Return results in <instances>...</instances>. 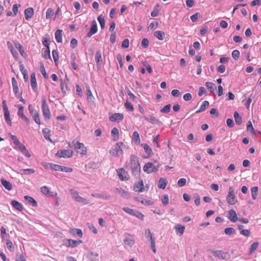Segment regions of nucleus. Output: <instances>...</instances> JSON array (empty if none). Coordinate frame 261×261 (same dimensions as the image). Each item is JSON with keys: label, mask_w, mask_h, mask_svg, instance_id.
I'll list each match as a JSON object with an SVG mask.
<instances>
[{"label": "nucleus", "mask_w": 261, "mask_h": 261, "mask_svg": "<svg viewBox=\"0 0 261 261\" xmlns=\"http://www.w3.org/2000/svg\"><path fill=\"white\" fill-rule=\"evenodd\" d=\"M162 202L164 205H166L169 203V197L168 195H164L162 198Z\"/></svg>", "instance_id": "nucleus-62"}, {"label": "nucleus", "mask_w": 261, "mask_h": 261, "mask_svg": "<svg viewBox=\"0 0 261 261\" xmlns=\"http://www.w3.org/2000/svg\"><path fill=\"white\" fill-rule=\"evenodd\" d=\"M73 148L78 150L77 152L81 155H86L87 153V148L83 143L73 140L72 142Z\"/></svg>", "instance_id": "nucleus-4"}, {"label": "nucleus", "mask_w": 261, "mask_h": 261, "mask_svg": "<svg viewBox=\"0 0 261 261\" xmlns=\"http://www.w3.org/2000/svg\"><path fill=\"white\" fill-rule=\"evenodd\" d=\"M205 86L211 92H213L216 89V86L213 83L207 82L205 83Z\"/></svg>", "instance_id": "nucleus-41"}, {"label": "nucleus", "mask_w": 261, "mask_h": 261, "mask_svg": "<svg viewBox=\"0 0 261 261\" xmlns=\"http://www.w3.org/2000/svg\"><path fill=\"white\" fill-rule=\"evenodd\" d=\"M70 193L71 195H72V198L75 200L76 199L77 197H79L80 196L79 193H77V192H76V191H75L73 189L70 190Z\"/></svg>", "instance_id": "nucleus-63"}, {"label": "nucleus", "mask_w": 261, "mask_h": 261, "mask_svg": "<svg viewBox=\"0 0 261 261\" xmlns=\"http://www.w3.org/2000/svg\"><path fill=\"white\" fill-rule=\"evenodd\" d=\"M42 56L45 59H47V57L50 58V51L49 48H45L42 49Z\"/></svg>", "instance_id": "nucleus-52"}, {"label": "nucleus", "mask_w": 261, "mask_h": 261, "mask_svg": "<svg viewBox=\"0 0 261 261\" xmlns=\"http://www.w3.org/2000/svg\"><path fill=\"white\" fill-rule=\"evenodd\" d=\"M41 109L44 118L45 120L50 119L51 112L45 98H43L41 100Z\"/></svg>", "instance_id": "nucleus-5"}, {"label": "nucleus", "mask_w": 261, "mask_h": 261, "mask_svg": "<svg viewBox=\"0 0 261 261\" xmlns=\"http://www.w3.org/2000/svg\"><path fill=\"white\" fill-rule=\"evenodd\" d=\"M154 37L157 38L160 40H163L165 38V33L161 31H156L154 32L153 34Z\"/></svg>", "instance_id": "nucleus-27"}, {"label": "nucleus", "mask_w": 261, "mask_h": 261, "mask_svg": "<svg viewBox=\"0 0 261 261\" xmlns=\"http://www.w3.org/2000/svg\"><path fill=\"white\" fill-rule=\"evenodd\" d=\"M12 85L13 87V90L15 96H19V89L17 82L14 77H12Z\"/></svg>", "instance_id": "nucleus-22"}, {"label": "nucleus", "mask_w": 261, "mask_h": 261, "mask_svg": "<svg viewBox=\"0 0 261 261\" xmlns=\"http://www.w3.org/2000/svg\"><path fill=\"white\" fill-rule=\"evenodd\" d=\"M159 166H155L152 163L148 162L143 167V170L147 173L155 172L158 171Z\"/></svg>", "instance_id": "nucleus-7"}, {"label": "nucleus", "mask_w": 261, "mask_h": 261, "mask_svg": "<svg viewBox=\"0 0 261 261\" xmlns=\"http://www.w3.org/2000/svg\"><path fill=\"white\" fill-rule=\"evenodd\" d=\"M124 243L125 245L130 247H132L135 244V240L133 236L130 234L125 233Z\"/></svg>", "instance_id": "nucleus-9"}, {"label": "nucleus", "mask_w": 261, "mask_h": 261, "mask_svg": "<svg viewBox=\"0 0 261 261\" xmlns=\"http://www.w3.org/2000/svg\"><path fill=\"white\" fill-rule=\"evenodd\" d=\"M16 146L19 151L23 154V155L28 158L31 157V154L29 153V151L26 149L25 146L20 141L16 145Z\"/></svg>", "instance_id": "nucleus-13"}, {"label": "nucleus", "mask_w": 261, "mask_h": 261, "mask_svg": "<svg viewBox=\"0 0 261 261\" xmlns=\"http://www.w3.org/2000/svg\"><path fill=\"white\" fill-rule=\"evenodd\" d=\"M49 167L51 169H53L55 171H61V165L55 164L53 163H49Z\"/></svg>", "instance_id": "nucleus-50"}, {"label": "nucleus", "mask_w": 261, "mask_h": 261, "mask_svg": "<svg viewBox=\"0 0 261 261\" xmlns=\"http://www.w3.org/2000/svg\"><path fill=\"white\" fill-rule=\"evenodd\" d=\"M174 228L175 229V232L176 234L179 236H181L185 231V227L184 226L181 225L180 224H177L175 226Z\"/></svg>", "instance_id": "nucleus-23"}, {"label": "nucleus", "mask_w": 261, "mask_h": 261, "mask_svg": "<svg viewBox=\"0 0 261 261\" xmlns=\"http://www.w3.org/2000/svg\"><path fill=\"white\" fill-rule=\"evenodd\" d=\"M117 172L119 179L122 181L127 180L129 178L127 172L123 168L117 170Z\"/></svg>", "instance_id": "nucleus-8"}, {"label": "nucleus", "mask_w": 261, "mask_h": 261, "mask_svg": "<svg viewBox=\"0 0 261 261\" xmlns=\"http://www.w3.org/2000/svg\"><path fill=\"white\" fill-rule=\"evenodd\" d=\"M31 85L33 90L36 92L37 90V83L35 72H33L31 74Z\"/></svg>", "instance_id": "nucleus-14"}, {"label": "nucleus", "mask_w": 261, "mask_h": 261, "mask_svg": "<svg viewBox=\"0 0 261 261\" xmlns=\"http://www.w3.org/2000/svg\"><path fill=\"white\" fill-rule=\"evenodd\" d=\"M6 246L8 250L10 251H14L13 245L12 242L10 240H7L6 241Z\"/></svg>", "instance_id": "nucleus-56"}, {"label": "nucleus", "mask_w": 261, "mask_h": 261, "mask_svg": "<svg viewBox=\"0 0 261 261\" xmlns=\"http://www.w3.org/2000/svg\"><path fill=\"white\" fill-rule=\"evenodd\" d=\"M170 108L171 105L170 104L167 105L161 109L160 111L163 113H168L170 111Z\"/></svg>", "instance_id": "nucleus-54"}, {"label": "nucleus", "mask_w": 261, "mask_h": 261, "mask_svg": "<svg viewBox=\"0 0 261 261\" xmlns=\"http://www.w3.org/2000/svg\"><path fill=\"white\" fill-rule=\"evenodd\" d=\"M11 204L15 208L19 211H21L23 210L22 204L17 201L12 200L11 202Z\"/></svg>", "instance_id": "nucleus-32"}, {"label": "nucleus", "mask_w": 261, "mask_h": 261, "mask_svg": "<svg viewBox=\"0 0 261 261\" xmlns=\"http://www.w3.org/2000/svg\"><path fill=\"white\" fill-rule=\"evenodd\" d=\"M130 167L133 174L137 175L140 172V162L138 158L135 155L132 154L130 156Z\"/></svg>", "instance_id": "nucleus-1"}, {"label": "nucleus", "mask_w": 261, "mask_h": 261, "mask_svg": "<svg viewBox=\"0 0 261 261\" xmlns=\"http://www.w3.org/2000/svg\"><path fill=\"white\" fill-rule=\"evenodd\" d=\"M20 172L21 174H32L35 172V170L33 169H22Z\"/></svg>", "instance_id": "nucleus-38"}, {"label": "nucleus", "mask_w": 261, "mask_h": 261, "mask_svg": "<svg viewBox=\"0 0 261 261\" xmlns=\"http://www.w3.org/2000/svg\"><path fill=\"white\" fill-rule=\"evenodd\" d=\"M208 106L209 102L206 100L204 101L203 103L200 106L199 109L196 111V113H199L201 112L205 111L208 107Z\"/></svg>", "instance_id": "nucleus-31"}, {"label": "nucleus", "mask_w": 261, "mask_h": 261, "mask_svg": "<svg viewBox=\"0 0 261 261\" xmlns=\"http://www.w3.org/2000/svg\"><path fill=\"white\" fill-rule=\"evenodd\" d=\"M41 192L46 196L52 197L54 196V192H51L47 186H43L40 188Z\"/></svg>", "instance_id": "nucleus-16"}, {"label": "nucleus", "mask_w": 261, "mask_h": 261, "mask_svg": "<svg viewBox=\"0 0 261 261\" xmlns=\"http://www.w3.org/2000/svg\"><path fill=\"white\" fill-rule=\"evenodd\" d=\"M133 190L138 193H141L144 191L145 188L142 179H140L138 182L135 184Z\"/></svg>", "instance_id": "nucleus-12"}, {"label": "nucleus", "mask_w": 261, "mask_h": 261, "mask_svg": "<svg viewBox=\"0 0 261 261\" xmlns=\"http://www.w3.org/2000/svg\"><path fill=\"white\" fill-rule=\"evenodd\" d=\"M141 146L143 147L144 151L148 156H150L152 154V149L148 144H142Z\"/></svg>", "instance_id": "nucleus-36"}, {"label": "nucleus", "mask_w": 261, "mask_h": 261, "mask_svg": "<svg viewBox=\"0 0 261 261\" xmlns=\"http://www.w3.org/2000/svg\"><path fill=\"white\" fill-rule=\"evenodd\" d=\"M122 210L126 213H127L132 216H134V215H135V213L137 211L135 210L131 209L127 207H124L122 208Z\"/></svg>", "instance_id": "nucleus-49"}, {"label": "nucleus", "mask_w": 261, "mask_h": 261, "mask_svg": "<svg viewBox=\"0 0 261 261\" xmlns=\"http://www.w3.org/2000/svg\"><path fill=\"white\" fill-rule=\"evenodd\" d=\"M34 9L32 8H28L24 10V16L27 20L32 18L34 15Z\"/></svg>", "instance_id": "nucleus-20"}, {"label": "nucleus", "mask_w": 261, "mask_h": 261, "mask_svg": "<svg viewBox=\"0 0 261 261\" xmlns=\"http://www.w3.org/2000/svg\"><path fill=\"white\" fill-rule=\"evenodd\" d=\"M4 117L5 118V120L7 123V124L9 126L12 125V122L10 116V112L9 111H5L4 112Z\"/></svg>", "instance_id": "nucleus-37"}, {"label": "nucleus", "mask_w": 261, "mask_h": 261, "mask_svg": "<svg viewBox=\"0 0 261 261\" xmlns=\"http://www.w3.org/2000/svg\"><path fill=\"white\" fill-rule=\"evenodd\" d=\"M111 135L114 141H117L119 138V130L117 128L114 127L111 130Z\"/></svg>", "instance_id": "nucleus-28"}, {"label": "nucleus", "mask_w": 261, "mask_h": 261, "mask_svg": "<svg viewBox=\"0 0 261 261\" xmlns=\"http://www.w3.org/2000/svg\"><path fill=\"white\" fill-rule=\"evenodd\" d=\"M55 38L58 43L62 42V31L61 30H58L55 33Z\"/></svg>", "instance_id": "nucleus-29"}, {"label": "nucleus", "mask_w": 261, "mask_h": 261, "mask_svg": "<svg viewBox=\"0 0 261 261\" xmlns=\"http://www.w3.org/2000/svg\"><path fill=\"white\" fill-rule=\"evenodd\" d=\"M235 229L232 227L226 228L224 230L225 234L227 235H231L235 233Z\"/></svg>", "instance_id": "nucleus-51"}, {"label": "nucleus", "mask_w": 261, "mask_h": 261, "mask_svg": "<svg viewBox=\"0 0 261 261\" xmlns=\"http://www.w3.org/2000/svg\"><path fill=\"white\" fill-rule=\"evenodd\" d=\"M54 14L53 9L51 8L47 9L46 12V18L47 19H50L52 17Z\"/></svg>", "instance_id": "nucleus-47"}, {"label": "nucleus", "mask_w": 261, "mask_h": 261, "mask_svg": "<svg viewBox=\"0 0 261 261\" xmlns=\"http://www.w3.org/2000/svg\"><path fill=\"white\" fill-rule=\"evenodd\" d=\"M259 244L258 242H254L251 245L249 249L250 254H252L258 247Z\"/></svg>", "instance_id": "nucleus-48"}, {"label": "nucleus", "mask_w": 261, "mask_h": 261, "mask_svg": "<svg viewBox=\"0 0 261 261\" xmlns=\"http://www.w3.org/2000/svg\"><path fill=\"white\" fill-rule=\"evenodd\" d=\"M97 20L100 25L101 29H103L105 27V20L104 17L100 15L97 17Z\"/></svg>", "instance_id": "nucleus-44"}, {"label": "nucleus", "mask_w": 261, "mask_h": 261, "mask_svg": "<svg viewBox=\"0 0 261 261\" xmlns=\"http://www.w3.org/2000/svg\"><path fill=\"white\" fill-rule=\"evenodd\" d=\"M28 109H29L30 114L32 116L34 115H36L39 113L38 111L34 109V107L32 105H30L29 106Z\"/></svg>", "instance_id": "nucleus-45"}, {"label": "nucleus", "mask_w": 261, "mask_h": 261, "mask_svg": "<svg viewBox=\"0 0 261 261\" xmlns=\"http://www.w3.org/2000/svg\"><path fill=\"white\" fill-rule=\"evenodd\" d=\"M212 252L216 257L222 259L226 258L227 255V253H224L221 250H213Z\"/></svg>", "instance_id": "nucleus-18"}, {"label": "nucleus", "mask_w": 261, "mask_h": 261, "mask_svg": "<svg viewBox=\"0 0 261 261\" xmlns=\"http://www.w3.org/2000/svg\"><path fill=\"white\" fill-rule=\"evenodd\" d=\"M134 199L136 201L141 202L142 204L145 205H150L153 204V202L148 199H143L142 198L138 197H135Z\"/></svg>", "instance_id": "nucleus-21"}, {"label": "nucleus", "mask_w": 261, "mask_h": 261, "mask_svg": "<svg viewBox=\"0 0 261 261\" xmlns=\"http://www.w3.org/2000/svg\"><path fill=\"white\" fill-rule=\"evenodd\" d=\"M231 55H232V58L234 59L237 60L240 57V52H239V51L238 50H234L232 52Z\"/></svg>", "instance_id": "nucleus-64"}, {"label": "nucleus", "mask_w": 261, "mask_h": 261, "mask_svg": "<svg viewBox=\"0 0 261 261\" xmlns=\"http://www.w3.org/2000/svg\"><path fill=\"white\" fill-rule=\"evenodd\" d=\"M70 232L73 234H76L80 237H82L83 236L82 231L80 229L75 228L71 229L70 230Z\"/></svg>", "instance_id": "nucleus-42"}, {"label": "nucleus", "mask_w": 261, "mask_h": 261, "mask_svg": "<svg viewBox=\"0 0 261 261\" xmlns=\"http://www.w3.org/2000/svg\"><path fill=\"white\" fill-rule=\"evenodd\" d=\"M145 234L146 238H149V241L151 242L152 240H155L154 238L153 237V234L151 232L149 229H146L145 231Z\"/></svg>", "instance_id": "nucleus-46"}, {"label": "nucleus", "mask_w": 261, "mask_h": 261, "mask_svg": "<svg viewBox=\"0 0 261 261\" xmlns=\"http://www.w3.org/2000/svg\"><path fill=\"white\" fill-rule=\"evenodd\" d=\"M95 59L97 64H99L100 62L102 61L101 53L100 50H97L96 51L95 54Z\"/></svg>", "instance_id": "nucleus-43"}, {"label": "nucleus", "mask_w": 261, "mask_h": 261, "mask_svg": "<svg viewBox=\"0 0 261 261\" xmlns=\"http://www.w3.org/2000/svg\"><path fill=\"white\" fill-rule=\"evenodd\" d=\"M252 198L253 200L256 199L258 195V189L257 187H254L251 189Z\"/></svg>", "instance_id": "nucleus-30"}, {"label": "nucleus", "mask_w": 261, "mask_h": 261, "mask_svg": "<svg viewBox=\"0 0 261 261\" xmlns=\"http://www.w3.org/2000/svg\"><path fill=\"white\" fill-rule=\"evenodd\" d=\"M24 198L25 199V200H27L28 203L32 204V206H37V202L32 197H30L29 196H25Z\"/></svg>", "instance_id": "nucleus-35"}, {"label": "nucleus", "mask_w": 261, "mask_h": 261, "mask_svg": "<svg viewBox=\"0 0 261 261\" xmlns=\"http://www.w3.org/2000/svg\"><path fill=\"white\" fill-rule=\"evenodd\" d=\"M20 7L19 4H14L12 7V11L13 12V15L16 16L18 13V8Z\"/></svg>", "instance_id": "nucleus-60"}, {"label": "nucleus", "mask_w": 261, "mask_h": 261, "mask_svg": "<svg viewBox=\"0 0 261 261\" xmlns=\"http://www.w3.org/2000/svg\"><path fill=\"white\" fill-rule=\"evenodd\" d=\"M226 200L227 203L230 205H234L238 202L236 192L232 187L229 188L228 194L226 197Z\"/></svg>", "instance_id": "nucleus-3"}, {"label": "nucleus", "mask_w": 261, "mask_h": 261, "mask_svg": "<svg viewBox=\"0 0 261 261\" xmlns=\"http://www.w3.org/2000/svg\"><path fill=\"white\" fill-rule=\"evenodd\" d=\"M228 219L232 222H236L238 220L237 213L233 210H231L228 212Z\"/></svg>", "instance_id": "nucleus-17"}, {"label": "nucleus", "mask_w": 261, "mask_h": 261, "mask_svg": "<svg viewBox=\"0 0 261 261\" xmlns=\"http://www.w3.org/2000/svg\"><path fill=\"white\" fill-rule=\"evenodd\" d=\"M73 151L69 149H60L57 151L56 156L59 158H69L73 156Z\"/></svg>", "instance_id": "nucleus-6"}, {"label": "nucleus", "mask_w": 261, "mask_h": 261, "mask_svg": "<svg viewBox=\"0 0 261 261\" xmlns=\"http://www.w3.org/2000/svg\"><path fill=\"white\" fill-rule=\"evenodd\" d=\"M42 133L44 137L48 141L52 142V140L50 137V130L49 129L45 128L42 130Z\"/></svg>", "instance_id": "nucleus-25"}, {"label": "nucleus", "mask_w": 261, "mask_h": 261, "mask_svg": "<svg viewBox=\"0 0 261 261\" xmlns=\"http://www.w3.org/2000/svg\"><path fill=\"white\" fill-rule=\"evenodd\" d=\"M233 116L236 123L238 125H240L242 122V117L239 115V114L236 111L233 114Z\"/></svg>", "instance_id": "nucleus-34"}, {"label": "nucleus", "mask_w": 261, "mask_h": 261, "mask_svg": "<svg viewBox=\"0 0 261 261\" xmlns=\"http://www.w3.org/2000/svg\"><path fill=\"white\" fill-rule=\"evenodd\" d=\"M32 117L34 120V121L38 125H40L41 124V121L40 119V116L39 113L34 115L32 116Z\"/></svg>", "instance_id": "nucleus-61"}, {"label": "nucleus", "mask_w": 261, "mask_h": 261, "mask_svg": "<svg viewBox=\"0 0 261 261\" xmlns=\"http://www.w3.org/2000/svg\"><path fill=\"white\" fill-rule=\"evenodd\" d=\"M82 241L80 240L78 241L72 240V239H68L67 240V243H66V246L68 247H75L77 245L82 243Z\"/></svg>", "instance_id": "nucleus-19"}, {"label": "nucleus", "mask_w": 261, "mask_h": 261, "mask_svg": "<svg viewBox=\"0 0 261 261\" xmlns=\"http://www.w3.org/2000/svg\"><path fill=\"white\" fill-rule=\"evenodd\" d=\"M124 118L122 113H115L109 117V120L112 122H121Z\"/></svg>", "instance_id": "nucleus-10"}, {"label": "nucleus", "mask_w": 261, "mask_h": 261, "mask_svg": "<svg viewBox=\"0 0 261 261\" xmlns=\"http://www.w3.org/2000/svg\"><path fill=\"white\" fill-rule=\"evenodd\" d=\"M75 201L77 202H79V203H83L85 204H88V202L87 201V200L85 198H83L80 196H79V197H77V198H76V199L75 200Z\"/></svg>", "instance_id": "nucleus-57"}, {"label": "nucleus", "mask_w": 261, "mask_h": 261, "mask_svg": "<svg viewBox=\"0 0 261 261\" xmlns=\"http://www.w3.org/2000/svg\"><path fill=\"white\" fill-rule=\"evenodd\" d=\"M132 139L136 144H140L141 140L138 132L135 131L133 133Z\"/></svg>", "instance_id": "nucleus-33"}, {"label": "nucleus", "mask_w": 261, "mask_h": 261, "mask_svg": "<svg viewBox=\"0 0 261 261\" xmlns=\"http://www.w3.org/2000/svg\"><path fill=\"white\" fill-rule=\"evenodd\" d=\"M17 107L18 109V112H17L18 116L20 118H21L23 120H24L28 124H30V120L24 115V114L23 113V107L21 105H18Z\"/></svg>", "instance_id": "nucleus-11"}, {"label": "nucleus", "mask_w": 261, "mask_h": 261, "mask_svg": "<svg viewBox=\"0 0 261 261\" xmlns=\"http://www.w3.org/2000/svg\"><path fill=\"white\" fill-rule=\"evenodd\" d=\"M15 46L18 49L21 55L22 56H24V55H25V53L22 47V46L19 42H16V43H15Z\"/></svg>", "instance_id": "nucleus-39"}, {"label": "nucleus", "mask_w": 261, "mask_h": 261, "mask_svg": "<svg viewBox=\"0 0 261 261\" xmlns=\"http://www.w3.org/2000/svg\"><path fill=\"white\" fill-rule=\"evenodd\" d=\"M1 184L2 185L9 191H11L12 189V185L8 180H6L4 179H1Z\"/></svg>", "instance_id": "nucleus-26"}, {"label": "nucleus", "mask_w": 261, "mask_h": 261, "mask_svg": "<svg viewBox=\"0 0 261 261\" xmlns=\"http://www.w3.org/2000/svg\"><path fill=\"white\" fill-rule=\"evenodd\" d=\"M167 180L164 178H161L158 181V187L160 189H165L167 185Z\"/></svg>", "instance_id": "nucleus-24"}, {"label": "nucleus", "mask_w": 261, "mask_h": 261, "mask_svg": "<svg viewBox=\"0 0 261 261\" xmlns=\"http://www.w3.org/2000/svg\"><path fill=\"white\" fill-rule=\"evenodd\" d=\"M247 129L248 131L250 132L252 134H254L255 131L254 129L252 126V123L250 121H249L248 122L247 125Z\"/></svg>", "instance_id": "nucleus-55"}, {"label": "nucleus", "mask_w": 261, "mask_h": 261, "mask_svg": "<svg viewBox=\"0 0 261 261\" xmlns=\"http://www.w3.org/2000/svg\"><path fill=\"white\" fill-rule=\"evenodd\" d=\"M124 145L122 142H117L110 150L109 153L113 156L117 157L123 153L122 146Z\"/></svg>", "instance_id": "nucleus-2"}, {"label": "nucleus", "mask_w": 261, "mask_h": 261, "mask_svg": "<svg viewBox=\"0 0 261 261\" xmlns=\"http://www.w3.org/2000/svg\"><path fill=\"white\" fill-rule=\"evenodd\" d=\"M187 180L185 178H180L177 181L178 186L179 187H183L186 185Z\"/></svg>", "instance_id": "nucleus-59"}, {"label": "nucleus", "mask_w": 261, "mask_h": 261, "mask_svg": "<svg viewBox=\"0 0 261 261\" xmlns=\"http://www.w3.org/2000/svg\"><path fill=\"white\" fill-rule=\"evenodd\" d=\"M124 106H125V108L129 111L132 112L134 110L133 105L130 102H128V101H126L124 103Z\"/></svg>", "instance_id": "nucleus-53"}, {"label": "nucleus", "mask_w": 261, "mask_h": 261, "mask_svg": "<svg viewBox=\"0 0 261 261\" xmlns=\"http://www.w3.org/2000/svg\"><path fill=\"white\" fill-rule=\"evenodd\" d=\"M97 31V26L96 22L95 21H93L90 30L87 34V36L88 37H91L93 34H95Z\"/></svg>", "instance_id": "nucleus-15"}, {"label": "nucleus", "mask_w": 261, "mask_h": 261, "mask_svg": "<svg viewBox=\"0 0 261 261\" xmlns=\"http://www.w3.org/2000/svg\"><path fill=\"white\" fill-rule=\"evenodd\" d=\"M52 56L55 63L57 64L59 60V55L58 51L56 50H53L52 51Z\"/></svg>", "instance_id": "nucleus-58"}, {"label": "nucleus", "mask_w": 261, "mask_h": 261, "mask_svg": "<svg viewBox=\"0 0 261 261\" xmlns=\"http://www.w3.org/2000/svg\"><path fill=\"white\" fill-rule=\"evenodd\" d=\"M86 95L88 100H92L94 99V96L92 95L90 88L89 86H86Z\"/></svg>", "instance_id": "nucleus-40"}]
</instances>
